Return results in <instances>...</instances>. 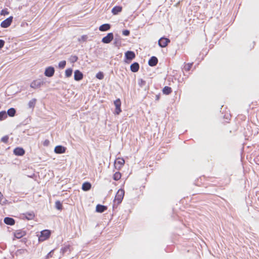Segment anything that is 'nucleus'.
<instances>
[{
	"mask_svg": "<svg viewBox=\"0 0 259 259\" xmlns=\"http://www.w3.org/2000/svg\"><path fill=\"white\" fill-rule=\"evenodd\" d=\"M124 195V191L123 189H119L116 193L115 197L114 202L117 204L120 203L123 199Z\"/></svg>",
	"mask_w": 259,
	"mask_h": 259,
	"instance_id": "nucleus-1",
	"label": "nucleus"
},
{
	"mask_svg": "<svg viewBox=\"0 0 259 259\" xmlns=\"http://www.w3.org/2000/svg\"><path fill=\"white\" fill-rule=\"evenodd\" d=\"M44 84V82L41 79H36L33 80L30 84V87L33 89H38L41 87Z\"/></svg>",
	"mask_w": 259,
	"mask_h": 259,
	"instance_id": "nucleus-2",
	"label": "nucleus"
},
{
	"mask_svg": "<svg viewBox=\"0 0 259 259\" xmlns=\"http://www.w3.org/2000/svg\"><path fill=\"white\" fill-rule=\"evenodd\" d=\"M13 16H10L7 19H5V20L2 22L1 24V26L5 28L8 27L11 24L13 21Z\"/></svg>",
	"mask_w": 259,
	"mask_h": 259,
	"instance_id": "nucleus-3",
	"label": "nucleus"
},
{
	"mask_svg": "<svg viewBox=\"0 0 259 259\" xmlns=\"http://www.w3.org/2000/svg\"><path fill=\"white\" fill-rule=\"evenodd\" d=\"M114 104L115 106V114L118 115L121 112V109L120 108L121 102L120 99H118L116 100L114 102Z\"/></svg>",
	"mask_w": 259,
	"mask_h": 259,
	"instance_id": "nucleus-4",
	"label": "nucleus"
},
{
	"mask_svg": "<svg viewBox=\"0 0 259 259\" xmlns=\"http://www.w3.org/2000/svg\"><path fill=\"white\" fill-rule=\"evenodd\" d=\"M50 235V232L49 230H46L41 232V235L39 237V241H44L48 239Z\"/></svg>",
	"mask_w": 259,
	"mask_h": 259,
	"instance_id": "nucleus-5",
	"label": "nucleus"
},
{
	"mask_svg": "<svg viewBox=\"0 0 259 259\" xmlns=\"http://www.w3.org/2000/svg\"><path fill=\"white\" fill-rule=\"evenodd\" d=\"M170 42V40L168 38L165 37H161L158 41V45L161 48H164Z\"/></svg>",
	"mask_w": 259,
	"mask_h": 259,
	"instance_id": "nucleus-6",
	"label": "nucleus"
},
{
	"mask_svg": "<svg viewBox=\"0 0 259 259\" xmlns=\"http://www.w3.org/2000/svg\"><path fill=\"white\" fill-rule=\"evenodd\" d=\"M54 68L52 66H50L46 68L44 74L47 77H52L54 75Z\"/></svg>",
	"mask_w": 259,
	"mask_h": 259,
	"instance_id": "nucleus-7",
	"label": "nucleus"
},
{
	"mask_svg": "<svg viewBox=\"0 0 259 259\" xmlns=\"http://www.w3.org/2000/svg\"><path fill=\"white\" fill-rule=\"evenodd\" d=\"M124 160L123 158H118L115 160L114 165L116 169H119L124 164Z\"/></svg>",
	"mask_w": 259,
	"mask_h": 259,
	"instance_id": "nucleus-8",
	"label": "nucleus"
},
{
	"mask_svg": "<svg viewBox=\"0 0 259 259\" xmlns=\"http://www.w3.org/2000/svg\"><path fill=\"white\" fill-rule=\"evenodd\" d=\"M113 39V34L112 33L110 32L108 33L106 36L102 38V41L104 44H109L112 40Z\"/></svg>",
	"mask_w": 259,
	"mask_h": 259,
	"instance_id": "nucleus-9",
	"label": "nucleus"
},
{
	"mask_svg": "<svg viewBox=\"0 0 259 259\" xmlns=\"http://www.w3.org/2000/svg\"><path fill=\"white\" fill-rule=\"evenodd\" d=\"M26 235V232L23 230H18L14 232V236L17 239H20Z\"/></svg>",
	"mask_w": 259,
	"mask_h": 259,
	"instance_id": "nucleus-10",
	"label": "nucleus"
},
{
	"mask_svg": "<svg viewBox=\"0 0 259 259\" xmlns=\"http://www.w3.org/2000/svg\"><path fill=\"white\" fill-rule=\"evenodd\" d=\"M13 153L17 156H22L25 154V150L22 148L17 147L14 149Z\"/></svg>",
	"mask_w": 259,
	"mask_h": 259,
	"instance_id": "nucleus-11",
	"label": "nucleus"
},
{
	"mask_svg": "<svg viewBox=\"0 0 259 259\" xmlns=\"http://www.w3.org/2000/svg\"><path fill=\"white\" fill-rule=\"evenodd\" d=\"M66 148L61 145L57 146L54 149V151L57 154H62L65 152Z\"/></svg>",
	"mask_w": 259,
	"mask_h": 259,
	"instance_id": "nucleus-12",
	"label": "nucleus"
},
{
	"mask_svg": "<svg viewBox=\"0 0 259 259\" xmlns=\"http://www.w3.org/2000/svg\"><path fill=\"white\" fill-rule=\"evenodd\" d=\"M136 57L135 54L134 52L128 51L125 53V57L127 60H132Z\"/></svg>",
	"mask_w": 259,
	"mask_h": 259,
	"instance_id": "nucleus-13",
	"label": "nucleus"
},
{
	"mask_svg": "<svg viewBox=\"0 0 259 259\" xmlns=\"http://www.w3.org/2000/svg\"><path fill=\"white\" fill-rule=\"evenodd\" d=\"M74 79L76 81H79L83 78V74L78 70L74 71Z\"/></svg>",
	"mask_w": 259,
	"mask_h": 259,
	"instance_id": "nucleus-14",
	"label": "nucleus"
},
{
	"mask_svg": "<svg viewBox=\"0 0 259 259\" xmlns=\"http://www.w3.org/2000/svg\"><path fill=\"white\" fill-rule=\"evenodd\" d=\"M158 63V59L156 57H152L148 61V64L150 66H155Z\"/></svg>",
	"mask_w": 259,
	"mask_h": 259,
	"instance_id": "nucleus-15",
	"label": "nucleus"
},
{
	"mask_svg": "<svg viewBox=\"0 0 259 259\" xmlns=\"http://www.w3.org/2000/svg\"><path fill=\"white\" fill-rule=\"evenodd\" d=\"M130 68L132 72H136L139 69V64L137 62H135L131 65Z\"/></svg>",
	"mask_w": 259,
	"mask_h": 259,
	"instance_id": "nucleus-16",
	"label": "nucleus"
},
{
	"mask_svg": "<svg viewBox=\"0 0 259 259\" xmlns=\"http://www.w3.org/2000/svg\"><path fill=\"white\" fill-rule=\"evenodd\" d=\"M4 223L12 226L15 224V220L12 218L6 217L4 219Z\"/></svg>",
	"mask_w": 259,
	"mask_h": 259,
	"instance_id": "nucleus-17",
	"label": "nucleus"
},
{
	"mask_svg": "<svg viewBox=\"0 0 259 259\" xmlns=\"http://www.w3.org/2000/svg\"><path fill=\"white\" fill-rule=\"evenodd\" d=\"M107 207L104 205L98 204L96 206V211L98 212H103L104 211H105L107 209Z\"/></svg>",
	"mask_w": 259,
	"mask_h": 259,
	"instance_id": "nucleus-18",
	"label": "nucleus"
},
{
	"mask_svg": "<svg viewBox=\"0 0 259 259\" xmlns=\"http://www.w3.org/2000/svg\"><path fill=\"white\" fill-rule=\"evenodd\" d=\"M110 28L109 24H104L99 27V30L101 31H105L108 30Z\"/></svg>",
	"mask_w": 259,
	"mask_h": 259,
	"instance_id": "nucleus-19",
	"label": "nucleus"
},
{
	"mask_svg": "<svg viewBox=\"0 0 259 259\" xmlns=\"http://www.w3.org/2000/svg\"><path fill=\"white\" fill-rule=\"evenodd\" d=\"M122 11V7L120 6H115L112 9V13L113 15H117Z\"/></svg>",
	"mask_w": 259,
	"mask_h": 259,
	"instance_id": "nucleus-20",
	"label": "nucleus"
},
{
	"mask_svg": "<svg viewBox=\"0 0 259 259\" xmlns=\"http://www.w3.org/2000/svg\"><path fill=\"white\" fill-rule=\"evenodd\" d=\"M91 188V184L89 182H85L82 185V189L87 191L89 190Z\"/></svg>",
	"mask_w": 259,
	"mask_h": 259,
	"instance_id": "nucleus-21",
	"label": "nucleus"
},
{
	"mask_svg": "<svg viewBox=\"0 0 259 259\" xmlns=\"http://www.w3.org/2000/svg\"><path fill=\"white\" fill-rule=\"evenodd\" d=\"M24 215H25V218L28 220H31L34 217V214L33 212H27Z\"/></svg>",
	"mask_w": 259,
	"mask_h": 259,
	"instance_id": "nucleus-22",
	"label": "nucleus"
},
{
	"mask_svg": "<svg viewBox=\"0 0 259 259\" xmlns=\"http://www.w3.org/2000/svg\"><path fill=\"white\" fill-rule=\"evenodd\" d=\"M36 99H32L29 102H28V106L29 108L33 109L36 104Z\"/></svg>",
	"mask_w": 259,
	"mask_h": 259,
	"instance_id": "nucleus-23",
	"label": "nucleus"
},
{
	"mask_svg": "<svg viewBox=\"0 0 259 259\" xmlns=\"http://www.w3.org/2000/svg\"><path fill=\"white\" fill-rule=\"evenodd\" d=\"M162 91L164 94L169 95L171 93L172 90L170 87L166 86L163 89Z\"/></svg>",
	"mask_w": 259,
	"mask_h": 259,
	"instance_id": "nucleus-24",
	"label": "nucleus"
},
{
	"mask_svg": "<svg viewBox=\"0 0 259 259\" xmlns=\"http://www.w3.org/2000/svg\"><path fill=\"white\" fill-rule=\"evenodd\" d=\"M7 114L11 117H13L16 114V110L13 108H11L8 110Z\"/></svg>",
	"mask_w": 259,
	"mask_h": 259,
	"instance_id": "nucleus-25",
	"label": "nucleus"
},
{
	"mask_svg": "<svg viewBox=\"0 0 259 259\" xmlns=\"http://www.w3.org/2000/svg\"><path fill=\"white\" fill-rule=\"evenodd\" d=\"M7 118V114L5 111L0 112V120H3Z\"/></svg>",
	"mask_w": 259,
	"mask_h": 259,
	"instance_id": "nucleus-26",
	"label": "nucleus"
},
{
	"mask_svg": "<svg viewBox=\"0 0 259 259\" xmlns=\"http://www.w3.org/2000/svg\"><path fill=\"white\" fill-rule=\"evenodd\" d=\"M72 73V69L71 68L67 69L65 70V76L66 77H69L71 76Z\"/></svg>",
	"mask_w": 259,
	"mask_h": 259,
	"instance_id": "nucleus-27",
	"label": "nucleus"
},
{
	"mask_svg": "<svg viewBox=\"0 0 259 259\" xmlns=\"http://www.w3.org/2000/svg\"><path fill=\"white\" fill-rule=\"evenodd\" d=\"M121 176L120 172H116L113 175V179L115 181H118L121 178Z\"/></svg>",
	"mask_w": 259,
	"mask_h": 259,
	"instance_id": "nucleus-28",
	"label": "nucleus"
},
{
	"mask_svg": "<svg viewBox=\"0 0 259 259\" xmlns=\"http://www.w3.org/2000/svg\"><path fill=\"white\" fill-rule=\"evenodd\" d=\"M66 64V61H62L59 63L58 67L60 69H63Z\"/></svg>",
	"mask_w": 259,
	"mask_h": 259,
	"instance_id": "nucleus-29",
	"label": "nucleus"
},
{
	"mask_svg": "<svg viewBox=\"0 0 259 259\" xmlns=\"http://www.w3.org/2000/svg\"><path fill=\"white\" fill-rule=\"evenodd\" d=\"M55 207L58 210H61L62 208V205L59 201H57L55 202Z\"/></svg>",
	"mask_w": 259,
	"mask_h": 259,
	"instance_id": "nucleus-30",
	"label": "nucleus"
},
{
	"mask_svg": "<svg viewBox=\"0 0 259 259\" xmlns=\"http://www.w3.org/2000/svg\"><path fill=\"white\" fill-rule=\"evenodd\" d=\"M67 251H70L69 246H66L61 249V252L62 254L65 253V252Z\"/></svg>",
	"mask_w": 259,
	"mask_h": 259,
	"instance_id": "nucleus-31",
	"label": "nucleus"
},
{
	"mask_svg": "<svg viewBox=\"0 0 259 259\" xmlns=\"http://www.w3.org/2000/svg\"><path fill=\"white\" fill-rule=\"evenodd\" d=\"M96 76L99 79H102L104 78V74L102 72H99L96 74Z\"/></svg>",
	"mask_w": 259,
	"mask_h": 259,
	"instance_id": "nucleus-32",
	"label": "nucleus"
},
{
	"mask_svg": "<svg viewBox=\"0 0 259 259\" xmlns=\"http://www.w3.org/2000/svg\"><path fill=\"white\" fill-rule=\"evenodd\" d=\"M193 63H188L185 65L184 68L186 71H189L192 67Z\"/></svg>",
	"mask_w": 259,
	"mask_h": 259,
	"instance_id": "nucleus-33",
	"label": "nucleus"
},
{
	"mask_svg": "<svg viewBox=\"0 0 259 259\" xmlns=\"http://www.w3.org/2000/svg\"><path fill=\"white\" fill-rule=\"evenodd\" d=\"M9 14V12H8V10L7 9H3L1 12V15H7Z\"/></svg>",
	"mask_w": 259,
	"mask_h": 259,
	"instance_id": "nucleus-34",
	"label": "nucleus"
},
{
	"mask_svg": "<svg viewBox=\"0 0 259 259\" xmlns=\"http://www.w3.org/2000/svg\"><path fill=\"white\" fill-rule=\"evenodd\" d=\"M8 140L9 137L8 136H5L1 139V141L5 143H7L8 142Z\"/></svg>",
	"mask_w": 259,
	"mask_h": 259,
	"instance_id": "nucleus-35",
	"label": "nucleus"
},
{
	"mask_svg": "<svg viewBox=\"0 0 259 259\" xmlns=\"http://www.w3.org/2000/svg\"><path fill=\"white\" fill-rule=\"evenodd\" d=\"M77 59H78V57L76 56H71V59H70L71 61L73 63L77 61Z\"/></svg>",
	"mask_w": 259,
	"mask_h": 259,
	"instance_id": "nucleus-36",
	"label": "nucleus"
},
{
	"mask_svg": "<svg viewBox=\"0 0 259 259\" xmlns=\"http://www.w3.org/2000/svg\"><path fill=\"white\" fill-rule=\"evenodd\" d=\"M122 34L125 36H128L130 34V31L128 30H124L122 31Z\"/></svg>",
	"mask_w": 259,
	"mask_h": 259,
	"instance_id": "nucleus-37",
	"label": "nucleus"
},
{
	"mask_svg": "<svg viewBox=\"0 0 259 259\" xmlns=\"http://www.w3.org/2000/svg\"><path fill=\"white\" fill-rule=\"evenodd\" d=\"M5 44V42L4 40L0 39V49L4 47Z\"/></svg>",
	"mask_w": 259,
	"mask_h": 259,
	"instance_id": "nucleus-38",
	"label": "nucleus"
},
{
	"mask_svg": "<svg viewBox=\"0 0 259 259\" xmlns=\"http://www.w3.org/2000/svg\"><path fill=\"white\" fill-rule=\"evenodd\" d=\"M53 250L51 251L46 256V258H49V257H51L52 256Z\"/></svg>",
	"mask_w": 259,
	"mask_h": 259,
	"instance_id": "nucleus-39",
	"label": "nucleus"
},
{
	"mask_svg": "<svg viewBox=\"0 0 259 259\" xmlns=\"http://www.w3.org/2000/svg\"><path fill=\"white\" fill-rule=\"evenodd\" d=\"M49 143H50V141H49L48 140H46L44 142V143H43V145H44V146H48V145H49Z\"/></svg>",
	"mask_w": 259,
	"mask_h": 259,
	"instance_id": "nucleus-40",
	"label": "nucleus"
},
{
	"mask_svg": "<svg viewBox=\"0 0 259 259\" xmlns=\"http://www.w3.org/2000/svg\"><path fill=\"white\" fill-rule=\"evenodd\" d=\"M87 38V35H82L81 36V38L80 39H79V41L82 40L83 41H85Z\"/></svg>",
	"mask_w": 259,
	"mask_h": 259,
	"instance_id": "nucleus-41",
	"label": "nucleus"
},
{
	"mask_svg": "<svg viewBox=\"0 0 259 259\" xmlns=\"http://www.w3.org/2000/svg\"><path fill=\"white\" fill-rule=\"evenodd\" d=\"M3 194L0 192V203H4V202L3 201Z\"/></svg>",
	"mask_w": 259,
	"mask_h": 259,
	"instance_id": "nucleus-42",
	"label": "nucleus"
}]
</instances>
